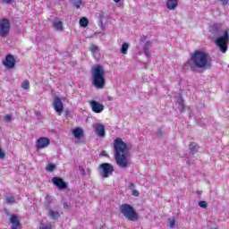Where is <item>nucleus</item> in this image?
Segmentation results:
<instances>
[{"label": "nucleus", "mask_w": 229, "mask_h": 229, "mask_svg": "<svg viewBox=\"0 0 229 229\" xmlns=\"http://www.w3.org/2000/svg\"><path fill=\"white\" fill-rule=\"evenodd\" d=\"M114 160L120 169H126L131 165L130 147L123 139L116 138L114 141Z\"/></svg>", "instance_id": "f257e3e1"}, {"label": "nucleus", "mask_w": 229, "mask_h": 229, "mask_svg": "<svg viewBox=\"0 0 229 229\" xmlns=\"http://www.w3.org/2000/svg\"><path fill=\"white\" fill-rule=\"evenodd\" d=\"M212 67V59L210 58V54L205 49L195 50L191 58L184 63L183 69H210Z\"/></svg>", "instance_id": "f03ea898"}, {"label": "nucleus", "mask_w": 229, "mask_h": 229, "mask_svg": "<svg viewBox=\"0 0 229 229\" xmlns=\"http://www.w3.org/2000/svg\"><path fill=\"white\" fill-rule=\"evenodd\" d=\"M209 31H211V33H216V35H220V37L215 39V44L220 53H226V51H228L229 44L228 30H221V25L214 24L210 27Z\"/></svg>", "instance_id": "7ed1b4c3"}, {"label": "nucleus", "mask_w": 229, "mask_h": 229, "mask_svg": "<svg viewBox=\"0 0 229 229\" xmlns=\"http://www.w3.org/2000/svg\"><path fill=\"white\" fill-rule=\"evenodd\" d=\"M105 76H106V69L105 66L101 64H95L91 68V81L95 89H105V85L106 84V79H105Z\"/></svg>", "instance_id": "20e7f679"}, {"label": "nucleus", "mask_w": 229, "mask_h": 229, "mask_svg": "<svg viewBox=\"0 0 229 229\" xmlns=\"http://www.w3.org/2000/svg\"><path fill=\"white\" fill-rule=\"evenodd\" d=\"M120 213L128 221H139V213L135 211V208L130 204H122L119 208Z\"/></svg>", "instance_id": "39448f33"}, {"label": "nucleus", "mask_w": 229, "mask_h": 229, "mask_svg": "<svg viewBox=\"0 0 229 229\" xmlns=\"http://www.w3.org/2000/svg\"><path fill=\"white\" fill-rule=\"evenodd\" d=\"M98 173L102 178H110L114 174V165L109 163L99 165Z\"/></svg>", "instance_id": "423d86ee"}, {"label": "nucleus", "mask_w": 229, "mask_h": 229, "mask_svg": "<svg viewBox=\"0 0 229 229\" xmlns=\"http://www.w3.org/2000/svg\"><path fill=\"white\" fill-rule=\"evenodd\" d=\"M64 101H67V98L65 97L59 98V97H54L53 101V106L54 110L59 114V115H62V112H64Z\"/></svg>", "instance_id": "0eeeda50"}, {"label": "nucleus", "mask_w": 229, "mask_h": 229, "mask_svg": "<svg viewBox=\"0 0 229 229\" xmlns=\"http://www.w3.org/2000/svg\"><path fill=\"white\" fill-rule=\"evenodd\" d=\"M51 144V140L47 137H40L36 140V149L38 151L42 149H46L47 148H49V145Z\"/></svg>", "instance_id": "6e6552de"}, {"label": "nucleus", "mask_w": 229, "mask_h": 229, "mask_svg": "<svg viewBox=\"0 0 229 229\" xmlns=\"http://www.w3.org/2000/svg\"><path fill=\"white\" fill-rule=\"evenodd\" d=\"M8 33H10V21L6 19L0 20V35L8 37Z\"/></svg>", "instance_id": "1a4fd4ad"}, {"label": "nucleus", "mask_w": 229, "mask_h": 229, "mask_svg": "<svg viewBox=\"0 0 229 229\" xmlns=\"http://www.w3.org/2000/svg\"><path fill=\"white\" fill-rule=\"evenodd\" d=\"M17 61L15 60V57L12 55H8L4 59L3 65L5 67V69H13Z\"/></svg>", "instance_id": "9d476101"}, {"label": "nucleus", "mask_w": 229, "mask_h": 229, "mask_svg": "<svg viewBox=\"0 0 229 229\" xmlns=\"http://www.w3.org/2000/svg\"><path fill=\"white\" fill-rule=\"evenodd\" d=\"M89 106L95 114H101L105 110V106L103 104L96 101V100H91L89 102Z\"/></svg>", "instance_id": "9b49d317"}, {"label": "nucleus", "mask_w": 229, "mask_h": 229, "mask_svg": "<svg viewBox=\"0 0 229 229\" xmlns=\"http://www.w3.org/2000/svg\"><path fill=\"white\" fill-rule=\"evenodd\" d=\"M93 128L95 130V133L97 137H100V139H105L106 136V133L105 131V125L102 123H95L93 125Z\"/></svg>", "instance_id": "f8f14e48"}, {"label": "nucleus", "mask_w": 229, "mask_h": 229, "mask_svg": "<svg viewBox=\"0 0 229 229\" xmlns=\"http://www.w3.org/2000/svg\"><path fill=\"white\" fill-rule=\"evenodd\" d=\"M52 183L59 189V191H64V189H67V182L64 181V179L60 177H53L52 178Z\"/></svg>", "instance_id": "ddd939ff"}, {"label": "nucleus", "mask_w": 229, "mask_h": 229, "mask_svg": "<svg viewBox=\"0 0 229 229\" xmlns=\"http://www.w3.org/2000/svg\"><path fill=\"white\" fill-rule=\"evenodd\" d=\"M72 134L73 135L74 139H77V140H80V139L83 138L84 131L80 127H75L72 131Z\"/></svg>", "instance_id": "4468645a"}, {"label": "nucleus", "mask_w": 229, "mask_h": 229, "mask_svg": "<svg viewBox=\"0 0 229 229\" xmlns=\"http://www.w3.org/2000/svg\"><path fill=\"white\" fill-rule=\"evenodd\" d=\"M10 223L12 229H19L21 226V222H19V218L16 216H11Z\"/></svg>", "instance_id": "2eb2a0df"}, {"label": "nucleus", "mask_w": 229, "mask_h": 229, "mask_svg": "<svg viewBox=\"0 0 229 229\" xmlns=\"http://www.w3.org/2000/svg\"><path fill=\"white\" fill-rule=\"evenodd\" d=\"M47 216L51 219H59V217L62 216V213H60L55 209L48 208Z\"/></svg>", "instance_id": "dca6fc26"}, {"label": "nucleus", "mask_w": 229, "mask_h": 229, "mask_svg": "<svg viewBox=\"0 0 229 229\" xmlns=\"http://www.w3.org/2000/svg\"><path fill=\"white\" fill-rule=\"evenodd\" d=\"M166 8L168 10H176L178 8V0H167Z\"/></svg>", "instance_id": "f3484780"}, {"label": "nucleus", "mask_w": 229, "mask_h": 229, "mask_svg": "<svg viewBox=\"0 0 229 229\" xmlns=\"http://www.w3.org/2000/svg\"><path fill=\"white\" fill-rule=\"evenodd\" d=\"M53 28H55L56 31H64V23L62 21L55 20L53 21Z\"/></svg>", "instance_id": "a211bd4d"}, {"label": "nucleus", "mask_w": 229, "mask_h": 229, "mask_svg": "<svg viewBox=\"0 0 229 229\" xmlns=\"http://www.w3.org/2000/svg\"><path fill=\"white\" fill-rule=\"evenodd\" d=\"M130 49V44L123 43L120 52L122 55H128V50Z\"/></svg>", "instance_id": "6ab92c4d"}, {"label": "nucleus", "mask_w": 229, "mask_h": 229, "mask_svg": "<svg viewBox=\"0 0 229 229\" xmlns=\"http://www.w3.org/2000/svg\"><path fill=\"white\" fill-rule=\"evenodd\" d=\"M46 171H47V173H53L54 171L56 170V165L53 163H48L47 165H46Z\"/></svg>", "instance_id": "aec40b11"}, {"label": "nucleus", "mask_w": 229, "mask_h": 229, "mask_svg": "<svg viewBox=\"0 0 229 229\" xmlns=\"http://www.w3.org/2000/svg\"><path fill=\"white\" fill-rule=\"evenodd\" d=\"M79 23L81 28H87L89 26V19H87L86 17H82L81 18Z\"/></svg>", "instance_id": "412c9836"}, {"label": "nucleus", "mask_w": 229, "mask_h": 229, "mask_svg": "<svg viewBox=\"0 0 229 229\" xmlns=\"http://www.w3.org/2000/svg\"><path fill=\"white\" fill-rule=\"evenodd\" d=\"M150 47H151V43H149V41H147L144 47V53L146 56H149L151 55V52L149 51Z\"/></svg>", "instance_id": "4be33fe9"}, {"label": "nucleus", "mask_w": 229, "mask_h": 229, "mask_svg": "<svg viewBox=\"0 0 229 229\" xmlns=\"http://www.w3.org/2000/svg\"><path fill=\"white\" fill-rule=\"evenodd\" d=\"M79 171L82 176H87V174H90V170H85L83 165H79Z\"/></svg>", "instance_id": "5701e85b"}, {"label": "nucleus", "mask_w": 229, "mask_h": 229, "mask_svg": "<svg viewBox=\"0 0 229 229\" xmlns=\"http://www.w3.org/2000/svg\"><path fill=\"white\" fill-rule=\"evenodd\" d=\"M167 226L168 228H174V226H176V220L174 219V217H171L168 219Z\"/></svg>", "instance_id": "b1692460"}, {"label": "nucleus", "mask_w": 229, "mask_h": 229, "mask_svg": "<svg viewBox=\"0 0 229 229\" xmlns=\"http://www.w3.org/2000/svg\"><path fill=\"white\" fill-rule=\"evenodd\" d=\"M189 147H190V151L191 153H192V155H194V153L198 151V145H196L194 142H191Z\"/></svg>", "instance_id": "393cba45"}, {"label": "nucleus", "mask_w": 229, "mask_h": 229, "mask_svg": "<svg viewBox=\"0 0 229 229\" xmlns=\"http://www.w3.org/2000/svg\"><path fill=\"white\" fill-rule=\"evenodd\" d=\"M53 225L51 224H46V223H41L39 225V229H52Z\"/></svg>", "instance_id": "a878e982"}, {"label": "nucleus", "mask_w": 229, "mask_h": 229, "mask_svg": "<svg viewBox=\"0 0 229 229\" xmlns=\"http://www.w3.org/2000/svg\"><path fill=\"white\" fill-rule=\"evenodd\" d=\"M89 49L93 55H97V53H99V47H98V46L96 45H92Z\"/></svg>", "instance_id": "bb28decb"}, {"label": "nucleus", "mask_w": 229, "mask_h": 229, "mask_svg": "<svg viewBox=\"0 0 229 229\" xmlns=\"http://www.w3.org/2000/svg\"><path fill=\"white\" fill-rule=\"evenodd\" d=\"M73 4L75 8L79 9L83 4V0H73Z\"/></svg>", "instance_id": "cd10ccee"}, {"label": "nucleus", "mask_w": 229, "mask_h": 229, "mask_svg": "<svg viewBox=\"0 0 229 229\" xmlns=\"http://www.w3.org/2000/svg\"><path fill=\"white\" fill-rule=\"evenodd\" d=\"M21 89H23V90H28L30 89V81H24L21 84Z\"/></svg>", "instance_id": "c85d7f7f"}, {"label": "nucleus", "mask_w": 229, "mask_h": 229, "mask_svg": "<svg viewBox=\"0 0 229 229\" xmlns=\"http://www.w3.org/2000/svg\"><path fill=\"white\" fill-rule=\"evenodd\" d=\"M63 207L65 210H69L71 208V202H64Z\"/></svg>", "instance_id": "c756f323"}, {"label": "nucleus", "mask_w": 229, "mask_h": 229, "mask_svg": "<svg viewBox=\"0 0 229 229\" xmlns=\"http://www.w3.org/2000/svg\"><path fill=\"white\" fill-rule=\"evenodd\" d=\"M15 201V198L10 196L6 198V203H13Z\"/></svg>", "instance_id": "7c9ffc66"}, {"label": "nucleus", "mask_w": 229, "mask_h": 229, "mask_svg": "<svg viewBox=\"0 0 229 229\" xmlns=\"http://www.w3.org/2000/svg\"><path fill=\"white\" fill-rule=\"evenodd\" d=\"M199 207H200V208H207V202L206 201H199Z\"/></svg>", "instance_id": "2f4dec72"}, {"label": "nucleus", "mask_w": 229, "mask_h": 229, "mask_svg": "<svg viewBox=\"0 0 229 229\" xmlns=\"http://www.w3.org/2000/svg\"><path fill=\"white\" fill-rule=\"evenodd\" d=\"M131 194L134 196V198H139V191L137 190H131Z\"/></svg>", "instance_id": "473e14b6"}, {"label": "nucleus", "mask_w": 229, "mask_h": 229, "mask_svg": "<svg viewBox=\"0 0 229 229\" xmlns=\"http://www.w3.org/2000/svg\"><path fill=\"white\" fill-rule=\"evenodd\" d=\"M219 1L220 3H222L224 6H226V4H228V0H219Z\"/></svg>", "instance_id": "72a5a7b5"}, {"label": "nucleus", "mask_w": 229, "mask_h": 229, "mask_svg": "<svg viewBox=\"0 0 229 229\" xmlns=\"http://www.w3.org/2000/svg\"><path fill=\"white\" fill-rule=\"evenodd\" d=\"M178 103H179V108L182 110V108H183V101L180 100Z\"/></svg>", "instance_id": "f704fd0d"}, {"label": "nucleus", "mask_w": 229, "mask_h": 229, "mask_svg": "<svg viewBox=\"0 0 229 229\" xmlns=\"http://www.w3.org/2000/svg\"><path fill=\"white\" fill-rule=\"evenodd\" d=\"M4 119H5V121H12V116H10V115H5V116H4Z\"/></svg>", "instance_id": "c9c22d12"}, {"label": "nucleus", "mask_w": 229, "mask_h": 229, "mask_svg": "<svg viewBox=\"0 0 229 229\" xmlns=\"http://www.w3.org/2000/svg\"><path fill=\"white\" fill-rule=\"evenodd\" d=\"M101 155H102V157H108V153H106V151H105V150H103L101 152Z\"/></svg>", "instance_id": "e433bc0d"}, {"label": "nucleus", "mask_w": 229, "mask_h": 229, "mask_svg": "<svg viewBox=\"0 0 229 229\" xmlns=\"http://www.w3.org/2000/svg\"><path fill=\"white\" fill-rule=\"evenodd\" d=\"M129 189H130V191L135 190V188H133V183L129 184Z\"/></svg>", "instance_id": "4c0bfd02"}, {"label": "nucleus", "mask_w": 229, "mask_h": 229, "mask_svg": "<svg viewBox=\"0 0 229 229\" xmlns=\"http://www.w3.org/2000/svg\"><path fill=\"white\" fill-rule=\"evenodd\" d=\"M4 3H12V0H3Z\"/></svg>", "instance_id": "58836bf2"}, {"label": "nucleus", "mask_w": 229, "mask_h": 229, "mask_svg": "<svg viewBox=\"0 0 229 229\" xmlns=\"http://www.w3.org/2000/svg\"><path fill=\"white\" fill-rule=\"evenodd\" d=\"M114 3H121V0H113Z\"/></svg>", "instance_id": "ea45409f"}, {"label": "nucleus", "mask_w": 229, "mask_h": 229, "mask_svg": "<svg viewBox=\"0 0 229 229\" xmlns=\"http://www.w3.org/2000/svg\"><path fill=\"white\" fill-rule=\"evenodd\" d=\"M49 198H50L49 196H47V197H46V199H49Z\"/></svg>", "instance_id": "a19ab883"}]
</instances>
